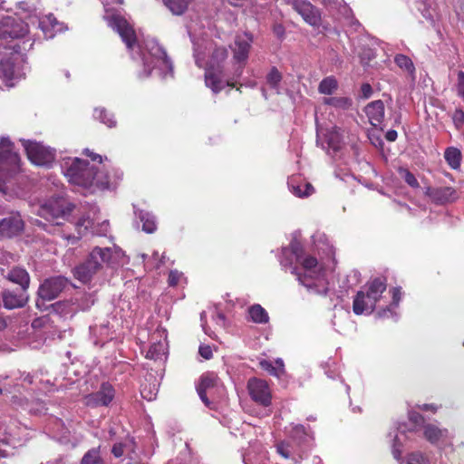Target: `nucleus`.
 Returning a JSON list of instances; mask_svg holds the SVG:
<instances>
[{
	"mask_svg": "<svg viewBox=\"0 0 464 464\" xmlns=\"http://www.w3.org/2000/svg\"><path fill=\"white\" fill-rule=\"evenodd\" d=\"M24 229V221L18 213L0 220V239L18 236Z\"/></svg>",
	"mask_w": 464,
	"mask_h": 464,
	"instance_id": "obj_16",
	"label": "nucleus"
},
{
	"mask_svg": "<svg viewBox=\"0 0 464 464\" xmlns=\"http://www.w3.org/2000/svg\"><path fill=\"white\" fill-rule=\"evenodd\" d=\"M454 126L459 130L464 124V111L461 109H456L452 114Z\"/></svg>",
	"mask_w": 464,
	"mask_h": 464,
	"instance_id": "obj_46",
	"label": "nucleus"
},
{
	"mask_svg": "<svg viewBox=\"0 0 464 464\" xmlns=\"http://www.w3.org/2000/svg\"><path fill=\"white\" fill-rule=\"evenodd\" d=\"M69 285L66 277L58 276L45 279L38 289V295L43 300L55 299Z\"/></svg>",
	"mask_w": 464,
	"mask_h": 464,
	"instance_id": "obj_11",
	"label": "nucleus"
},
{
	"mask_svg": "<svg viewBox=\"0 0 464 464\" xmlns=\"http://www.w3.org/2000/svg\"><path fill=\"white\" fill-rule=\"evenodd\" d=\"M105 9L104 19L109 26L115 30L126 44L129 51L133 52L135 47L140 53L144 72L140 77H148L153 69H158L160 74L165 78L168 74H173V64L168 57L166 51L155 39H146L141 46L137 40L134 29L129 22L120 14H115L109 6L112 4L122 5L123 0H100Z\"/></svg>",
	"mask_w": 464,
	"mask_h": 464,
	"instance_id": "obj_1",
	"label": "nucleus"
},
{
	"mask_svg": "<svg viewBox=\"0 0 464 464\" xmlns=\"http://www.w3.org/2000/svg\"><path fill=\"white\" fill-rule=\"evenodd\" d=\"M6 2L5 0H0V9L8 11L9 8L5 5Z\"/></svg>",
	"mask_w": 464,
	"mask_h": 464,
	"instance_id": "obj_64",
	"label": "nucleus"
},
{
	"mask_svg": "<svg viewBox=\"0 0 464 464\" xmlns=\"http://www.w3.org/2000/svg\"><path fill=\"white\" fill-rule=\"evenodd\" d=\"M250 319L256 324H266L269 320L268 314L260 304H254L248 308Z\"/></svg>",
	"mask_w": 464,
	"mask_h": 464,
	"instance_id": "obj_29",
	"label": "nucleus"
},
{
	"mask_svg": "<svg viewBox=\"0 0 464 464\" xmlns=\"http://www.w3.org/2000/svg\"><path fill=\"white\" fill-rule=\"evenodd\" d=\"M364 111L370 123L374 127H378L384 119V103L381 100L373 101L365 107Z\"/></svg>",
	"mask_w": 464,
	"mask_h": 464,
	"instance_id": "obj_24",
	"label": "nucleus"
},
{
	"mask_svg": "<svg viewBox=\"0 0 464 464\" xmlns=\"http://www.w3.org/2000/svg\"><path fill=\"white\" fill-rule=\"evenodd\" d=\"M275 32L278 36H282L284 34V28L281 25H277L275 27Z\"/></svg>",
	"mask_w": 464,
	"mask_h": 464,
	"instance_id": "obj_60",
	"label": "nucleus"
},
{
	"mask_svg": "<svg viewBox=\"0 0 464 464\" xmlns=\"http://www.w3.org/2000/svg\"><path fill=\"white\" fill-rule=\"evenodd\" d=\"M159 392V385L157 383H153L152 385L142 384L140 389V394L143 399L147 401H152L156 399V396Z\"/></svg>",
	"mask_w": 464,
	"mask_h": 464,
	"instance_id": "obj_43",
	"label": "nucleus"
},
{
	"mask_svg": "<svg viewBox=\"0 0 464 464\" xmlns=\"http://www.w3.org/2000/svg\"><path fill=\"white\" fill-rule=\"evenodd\" d=\"M19 169L20 157L14 151V144L8 138H2L0 140V191H5V180Z\"/></svg>",
	"mask_w": 464,
	"mask_h": 464,
	"instance_id": "obj_7",
	"label": "nucleus"
},
{
	"mask_svg": "<svg viewBox=\"0 0 464 464\" xmlns=\"http://www.w3.org/2000/svg\"><path fill=\"white\" fill-rule=\"evenodd\" d=\"M297 12L305 23L317 27L321 24V13L318 8L307 0H285Z\"/></svg>",
	"mask_w": 464,
	"mask_h": 464,
	"instance_id": "obj_12",
	"label": "nucleus"
},
{
	"mask_svg": "<svg viewBox=\"0 0 464 464\" xmlns=\"http://www.w3.org/2000/svg\"><path fill=\"white\" fill-rule=\"evenodd\" d=\"M362 97L368 99L372 94V88L369 83H363L361 87Z\"/></svg>",
	"mask_w": 464,
	"mask_h": 464,
	"instance_id": "obj_53",
	"label": "nucleus"
},
{
	"mask_svg": "<svg viewBox=\"0 0 464 464\" xmlns=\"http://www.w3.org/2000/svg\"><path fill=\"white\" fill-rule=\"evenodd\" d=\"M421 419V416L419 415V414H411V420H412L414 422H418L419 420Z\"/></svg>",
	"mask_w": 464,
	"mask_h": 464,
	"instance_id": "obj_62",
	"label": "nucleus"
},
{
	"mask_svg": "<svg viewBox=\"0 0 464 464\" xmlns=\"http://www.w3.org/2000/svg\"><path fill=\"white\" fill-rule=\"evenodd\" d=\"M2 303L5 308L12 310L24 307L28 302L27 289H5L2 292Z\"/></svg>",
	"mask_w": 464,
	"mask_h": 464,
	"instance_id": "obj_15",
	"label": "nucleus"
},
{
	"mask_svg": "<svg viewBox=\"0 0 464 464\" xmlns=\"http://www.w3.org/2000/svg\"><path fill=\"white\" fill-rule=\"evenodd\" d=\"M160 339L157 342H153L149 351L147 352L146 357L154 361L163 360L167 355V342L166 338L160 334Z\"/></svg>",
	"mask_w": 464,
	"mask_h": 464,
	"instance_id": "obj_26",
	"label": "nucleus"
},
{
	"mask_svg": "<svg viewBox=\"0 0 464 464\" xmlns=\"http://www.w3.org/2000/svg\"><path fill=\"white\" fill-rule=\"evenodd\" d=\"M218 384V378L213 372H208L201 376L200 382L197 388L198 393L201 401L208 407H210L211 401L208 398V394H212L213 390Z\"/></svg>",
	"mask_w": 464,
	"mask_h": 464,
	"instance_id": "obj_19",
	"label": "nucleus"
},
{
	"mask_svg": "<svg viewBox=\"0 0 464 464\" xmlns=\"http://www.w3.org/2000/svg\"><path fill=\"white\" fill-rule=\"evenodd\" d=\"M425 194L437 204L452 202L458 198L457 191L451 187L426 188Z\"/></svg>",
	"mask_w": 464,
	"mask_h": 464,
	"instance_id": "obj_20",
	"label": "nucleus"
},
{
	"mask_svg": "<svg viewBox=\"0 0 464 464\" xmlns=\"http://www.w3.org/2000/svg\"><path fill=\"white\" fill-rule=\"evenodd\" d=\"M72 301L74 304V307L78 308V311H85L93 305L95 298L92 294H82L75 296Z\"/></svg>",
	"mask_w": 464,
	"mask_h": 464,
	"instance_id": "obj_33",
	"label": "nucleus"
},
{
	"mask_svg": "<svg viewBox=\"0 0 464 464\" xmlns=\"http://www.w3.org/2000/svg\"><path fill=\"white\" fill-rule=\"evenodd\" d=\"M324 138L329 149H332L334 151H337L341 149L343 137L339 128L333 127L328 130L324 134Z\"/></svg>",
	"mask_w": 464,
	"mask_h": 464,
	"instance_id": "obj_27",
	"label": "nucleus"
},
{
	"mask_svg": "<svg viewBox=\"0 0 464 464\" xmlns=\"http://www.w3.org/2000/svg\"><path fill=\"white\" fill-rule=\"evenodd\" d=\"M386 290V283L381 278L371 281L366 291H359L354 297L353 310L357 315L371 314L376 306L377 302Z\"/></svg>",
	"mask_w": 464,
	"mask_h": 464,
	"instance_id": "obj_6",
	"label": "nucleus"
},
{
	"mask_svg": "<svg viewBox=\"0 0 464 464\" xmlns=\"http://www.w3.org/2000/svg\"><path fill=\"white\" fill-rule=\"evenodd\" d=\"M420 408L423 411H428V410H431V411H436V407L433 405V404H423L421 406H420Z\"/></svg>",
	"mask_w": 464,
	"mask_h": 464,
	"instance_id": "obj_59",
	"label": "nucleus"
},
{
	"mask_svg": "<svg viewBox=\"0 0 464 464\" xmlns=\"http://www.w3.org/2000/svg\"><path fill=\"white\" fill-rule=\"evenodd\" d=\"M250 397L256 402L268 406L271 403V392L266 382L260 379H250L247 383Z\"/></svg>",
	"mask_w": 464,
	"mask_h": 464,
	"instance_id": "obj_13",
	"label": "nucleus"
},
{
	"mask_svg": "<svg viewBox=\"0 0 464 464\" xmlns=\"http://www.w3.org/2000/svg\"><path fill=\"white\" fill-rule=\"evenodd\" d=\"M111 452L116 458L121 457L124 453V445L122 443L114 444Z\"/></svg>",
	"mask_w": 464,
	"mask_h": 464,
	"instance_id": "obj_52",
	"label": "nucleus"
},
{
	"mask_svg": "<svg viewBox=\"0 0 464 464\" xmlns=\"http://www.w3.org/2000/svg\"><path fill=\"white\" fill-rule=\"evenodd\" d=\"M138 217H139L140 222H142V230L144 232L151 234L156 231V229H157L156 218L151 213L140 210L138 213Z\"/></svg>",
	"mask_w": 464,
	"mask_h": 464,
	"instance_id": "obj_28",
	"label": "nucleus"
},
{
	"mask_svg": "<svg viewBox=\"0 0 464 464\" xmlns=\"http://www.w3.org/2000/svg\"><path fill=\"white\" fill-rule=\"evenodd\" d=\"M337 81L335 78L329 76L321 81L318 91L322 94H332L337 89Z\"/></svg>",
	"mask_w": 464,
	"mask_h": 464,
	"instance_id": "obj_38",
	"label": "nucleus"
},
{
	"mask_svg": "<svg viewBox=\"0 0 464 464\" xmlns=\"http://www.w3.org/2000/svg\"><path fill=\"white\" fill-rule=\"evenodd\" d=\"M193 0H163L164 5L173 14H182Z\"/></svg>",
	"mask_w": 464,
	"mask_h": 464,
	"instance_id": "obj_32",
	"label": "nucleus"
},
{
	"mask_svg": "<svg viewBox=\"0 0 464 464\" xmlns=\"http://www.w3.org/2000/svg\"><path fill=\"white\" fill-rule=\"evenodd\" d=\"M194 57H195V61H196L197 65L198 67H203L204 66L203 59L200 58L199 53H197L196 50H195V53H194Z\"/></svg>",
	"mask_w": 464,
	"mask_h": 464,
	"instance_id": "obj_57",
	"label": "nucleus"
},
{
	"mask_svg": "<svg viewBox=\"0 0 464 464\" xmlns=\"http://www.w3.org/2000/svg\"><path fill=\"white\" fill-rule=\"evenodd\" d=\"M397 137H398V133L394 130H390L385 134V138L389 141H395Z\"/></svg>",
	"mask_w": 464,
	"mask_h": 464,
	"instance_id": "obj_55",
	"label": "nucleus"
},
{
	"mask_svg": "<svg viewBox=\"0 0 464 464\" xmlns=\"http://www.w3.org/2000/svg\"><path fill=\"white\" fill-rule=\"evenodd\" d=\"M291 437L297 440L299 443L306 441L307 437H309L304 426L301 424H297L293 426L291 430Z\"/></svg>",
	"mask_w": 464,
	"mask_h": 464,
	"instance_id": "obj_45",
	"label": "nucleus"
},
{
	"mask_svg": "<svg viewBox=\"0 0 464 464\" xmlns=\"http://www.w3.org/2000/svg\"><path fill=\"white\" fill-rule=\"evenodd\" d=\"M424 437L432 444L443 443L449 438V431L446 429H440L436 425L428 424L424 426Z\"/></svg>",
	"mask_w": 464,
	"mask_h": 464,
	"instance_id": "obj_25",
	"label": "nucleus"
},
{
	"mask_svg": "<svg viewBox=\"0 0 464 464\" xmlns=\"http://www.w3.org/2000/svg\"><path fill=\"white\" fill-rule=\"evenodd\" d=\"M85 155L89 156L92 158V160L93 161H96L98 160L99 163H102V156L99 155V154H95L93 152H91L88 149L84 150V152H83Z\"/></svg>",
	"mask_w": 464,
	"mask_h": 464,
	"instance_id": "obj_56",
	"label": "nucleus"
},
{
	"mask_svg": "<svg viewBox=\"0 0 464 464\" xmlns=\"http://www.w3.org/2000/svg\"><path fill=\"white\" fill-rule=\"evenodd\" d=\"M302 459H303L302 455H298L297 457L296 456L293 457V460H294L295 464L300 463L302 461Z\"/></svg>",
	"mask_w": 464,
	"mask_h": 464,
	"instance_id": "obj_63",
	"label": "nucleus"
},
{
	"mask_svg": "<svg viewBox=\"0 0 464 464\" xmlns=\"http://www.w3.org/2000/svg\"><path fill=\"white\" fill-rule=\"evenodd\" d=\"M274 366L276 369L277 377L282 375L285 372V364L282 359L278 358L274 362Z\"/></svg>",
	"mask_w": 464,
	"mask_h": 464,
	"instance_id": "obj_54",
	"label": "nucleus"
},
{
	"mask_svg": "<svg viewBox=\"0 0 464 464\" xmlns=\"http://www.w3.org/2000/svg\"><path fill=\"white\" fill-rule=\"evenodd\" d=\"M227 50L225 47H217L214 49L209 61L206 63L205 83L215 94L223 90L225 86H234L232 82H225L221 80L222 63L227 58Z\"/></svg>",
	"mask_w": 464,
	"mask_h": 464,
	"instance_id": "obj_5",
	"label": "nucleus"
},
{
	"mask_svg": "<svg viewBox=\"0 0 464 464\" xmlns=\"http://www.w3.org/2000/svg\"><path fill=\"white\" fill-rule=\"evenodd\" d=\"M444 158L451 169H457L460 167L461 152L459 149L454 147L446 149Z\"/></svg>",
	"mask_w": 464,
	"mask_h": 464,
	"instance_id": "obj_30",
	"label": "nucleus"
},
{
	"mask_svg": "<svg viewBox=\"0 0 464 464\" xmlns=\"http://www.w3.org/2000/svg\"><path fill=\"white\" fill-rule=\"evenodd\" d=\"M398 431L394 434L392 440V455L395 459L400 461L401 459V437H405V429L402 426L398 427Z\"/></svg>",
	"mask_w": 464,
	"mask_h": 464,
	"instance_id": "obj_35",
	"label": "nucleus"
},
{
	"mask_svg": "<svg viewBox=\"0 0 464 464\" xmlns=\"http://www.w3.org/2000/svg\"><path fill=\"white\" fill-rule=\"evenodd\" d=\"M398 172L410 187L415 188L420 187L417 179L408 169L401 167L398 169Z\"/></svg>",
	"mask_w": 464,
	"mask_h": 464,
	"instance_id": "obj_44",
	"label": "nucleus"
},
{
	"mask_svg": "<svg viewBox=\"0 0 464 464\" xmlns=\"http://www.w3.org/2000/svg\"><path fill=\"white\" fill-rule=\"evenodd\" d=\"M24 77V73L14 64L13 58H6L0 62V78L8 87H14Z\"/></svg>",
	"mask_w": 464,
	"mask_h": 464,
	"instance_id": "obj_17",
	"label": "nucleus"
},
{
	"mask_svg": "<svg viewBox=\"0 0 464 464\" xmlns=\"http://www.w3.org/2000/svg\"><path fill=\"white\" fill-rule=\"evenodd\" d=\"M182 274L178 270H171L169 275V285L175 286L178 285Z\"/></svg>",
	"mask_w": 464,
	"mask_h": 464,
	"instance_id": "obj_51",
	"label": "nucleus"
},
{
	"mask_svg": "<svg viewBox=\"0 0 464 464\" xmlns=\"http://www.w3.org/2000/svg\"><path fill=\"white\" fill-rule=\"evenodd\" d=\"M253 43V37L248 33L239 34L235 38L233 47V59L239 63L236 69L235 76L240 77L243 72L245 63L248 58V53Z\"/></svg>",
	"mask_w": 464,
	"mask_h": 464,
	"instance_id": "obj_10",
	"label": "nucleus"
},
{
	"mask_svg": "<svg viewBox=\"0 0 464 464\" xmlns=\"http://www.w3.org/2000/svg\"><path fill=\"white\" fill-rule=\"evenodd\" d=\"M394 63L402 70H404L406 72H408L411 75H413L415 72V66L412 63V61L404 54H397L394 57Z\"/></svg>",
	"mask_w": 464,
	"mask_h": 464,
	"instance_id": "obj_37",
	"label": "nucleus"
},
{
	"mask_svg": "<svg viewBox=\"0 0 464 464\" xmlns=\"http://www.w3.org/2000/svg\"><path fill=\"white\" fill-rule=\"evenodd\" d=\"M7 326L6 320L0 315V331L4 330Z\"/></svg>",
	"mask_w": 464,
	"mask_h": 464,
	"instance_id": "obj_61",
	"label": "nucleus"
},
{
	"mask_svg": "<svg viewBox=\"0 0 464 464\" xmlns=\"http://www.w3.org/2000/svg\"><path fill=\"white\" fill-rule=\"evenodd\" d=\"M281 80L282 74L276 67H273L266 76V82L271 88L276 91V93H280L279 83Z\"/></svg>",
	"mask_w": 464,
	"mask_h": 464,
	"instance_id": "obj_42",
	"label": "nucleus"
},
{
	"mask_svg": "<svg viewBox=\"0 0 464 464\" xmlns=\"http://www.w3.org/2000/svg\"><path fill=\"white\" fill-rule=\"evenodd\" d=\"M81 464H103L100 447L89 450L82 458Z\"/></svg>",
	"mask_w": 464,
	"mask_h": 464,
	"instance_id": "obj_36",
	"label": "nucleus"
},
{
	"mask_svg": "<svg viewBox=\"0 0 464 464\" xmlns=\"http://www.w3.org/2000/svg\"><path fill=\"white\" fill-rule=\"evenodd\" d=\"M115 396V391L109 382H102L99 391L85 397V404L90 407L108 406Z\"/></svg>",
	"mask_w": 464,
	"mask_h": 464,
	"instance_id": "obj_14",
	"label": "nucleus"
},
{
	"mask_svg": "<svg viewBox=\"0 0 464 464\" xmlns=\"http://www.w3.org/2000/svg\"><path fill=\"white\" fill-rule=\"evenodd\" d=\"M61 168L68 181L73 185L93 190L109 188V176L101 166L90 164L80 158H64Z\"/></svg>",
	"mask_w": 464,
	"mask_h": 464,
	"instance_id": "obj_3",
	"label": "nucleus"
},
{
	"mask_svg": "<svg viewBox=\"0 0 464 464\" xmlns=\"http://www.w3.org/2000/svg\"><path fill=\"white\" fill-rule=\"evenodd\" d=\"M37 26L42 30L46 39H52L54 37L56 33L65 30L63 24L58 22L52 14L39 18Z\"/></svg>",
	"mask_w": 464,
	"mask_h": 464,
	"instance_id": "obj_21",
	"label": "nucleus"
},
{
	"mask_svg": "<svg viewBox=\"0 0 464 464\" xmlns=\"http://www.w3.org/2000/svg\"><path fill=\"white\" fill-rule=\"evenodd\" d=\"M324 102L335 108L348 109L352 105V100L347 97L324 98Z\"/></svg>",
	"mask_w": 464,
	"mask_h": 464,
	"instance_id": "obj_41",
	"label": "nucleus"
},
{
	"mask_svg": "<svg viewBox=\"0 0 464 464\" xmlns=\"http://www.w3.org/2000/svg\"><path fill=\"white\" fill-rule=\"evenodd\" d=\"M4 30L1 33L3 37L20 38L28 33V24L21 20H15L10 16L2 19Z\"/></svg>",
	"mask_w": 464,
	"mask_h": 464,
	"instance_id": "obj_18",
	"label": "nucleus"
},
{
	"mask_svg": "<svg viewBox=\"0 0 464 464\" xmlns=\"http://www.w3.org/2000/svg\"><path fill=\"white\" fill-rule=\"evenodd\" d=\"M28 160L37 166H48L54 160V150L43 143L22 140Z\"/></svg>",
	"mask_w": 464,
	"mask_h": 464,
	"instance_id": "obj_9",
	"label": "nucleus"
},
{
	"mask_svg": "<svg viewBox=\"0 0 464 464\" xmlns=\"http://www.w3.org/2000/svg\"><path fill=\"white\" fill-rule=\"evenodd\" d=\"M260 366L263 370L267 371L271 375L276 376V369L274 366V363L267 360H263L260 362Z\"/></svg>",
	"mask_w": 464,
	"mask_h": 464,
	"instance_id": "obj_49",
	"label": "nucleus"
},
{
	"mask_svg": "<svg viewBox=\"0 0 464 464\" xmlns=\"http://www.w3.org/2000/svg\"><path fill=\"white\" fill-rule=\"evenodd\" d=\"M198 353L206 360H209L213 356L212 349L209 345L201 344L198 348Z\"/></svg>",
	"mask_w": 464,
	"mask_h": 464,
	"instance_id": "obj_50",
	"label": "nucleus"
},
{
	"mask_svg": "<svg viewBox=\"0 0 464 464\" xmlns=\"http://www.w3.org/2000/svg\"><path fill=\"white\" fill-rule=\"evenodd\" d=\"M407 464H429V461L420 453H411L408 457Z\"/></svg>",
	"mask_w": 464,
	"mask_h": 464,
	"instance_id": "obj_47",
	"label": "nucleus"
},
{
	"mask_svg": "<svg viewBox=\"0 0 464 464\" xmlns=\"http://www.w3.org/2000/svg\"><path fill=\"white\" fill-rule=\"evenodd\" d=\"M91 221L89 219L82 218L76 223V229L78 230V236H72V235H63V237L68 240V242H71L72 244H74L77 242V240L83 235V232L88 229V227L90 226Z\"/></svg>",
	"mask_w": 464,
	"mask_h": 464,
	"instance_id": "obj_39",
	"label": "nucleus"
},
{
	"mask_svg": "<svg viewBox=\"0 0 464 464\" xmlns=\"http://www.w3.org/2000/svg\"><path fill=\"white\" fill-rule=\"evenodd\" d=\"M53 307L57 314L63 317H72L78 312V308L74 307V304L72 303V300L57 302L54 304H53Z\"/></svg>",
	"mask_w": 464,
	"mask_h": 464,
	"instance_id": "obj_31",
	"label": "nucleus"
},
{
	"mask_svg": "<svg viewBox=\"0 0 464 464\" xmlns=\"http://www.w3.org/2000/svg\"><path fill=\"white\" fill-rule=\"evenodd\" d=\"M288 188L290 191L298 198H304L314 193V187L305 182L300 176H292L288 179Z\"/></svg>",
	"mask_w": 464,
	"mask_h": 464,
	"instance_id": "obj_23",
	"label": "nucleus"
},
{
	"mask_svg": "<svg viewBox=\"0 0 464 464\" xmlns=\"http://www.w3.org/2000/svg\"><path fill=\"white\" fill-rule=\"evenodd\" d=\"M401 297V288H399V287L393 288L392 289V303L391 304L390 306H388L387 308L383 309L382 311H381L379 313L380 317L384 318V317H389L390 315L394 316L395 313L393 312V309L399 305Z\"/></svg>",
	"mask_w": 464,
	"mask_h": 464,
	"instance_id": "obj_34",
	"label": "nucleus"
},
{
	"mask_svg": "<svg viewBox=\"0 0 464 464\" xmlns=\"http://www.w3.org/2000/svg\"><path fill=\"white\" fill-rule=\"evenodd\" d=\"M2 275L10 282L18 285L21 288L28 289L30 276L24 268L15 266L12 269H2Z\"/></svg>",
	"mask_w": 464,
	"mask_h": 464,
	"instance_id": "obj_22",
	"label": "nucleus"
},
{
	"mask_svg": "<svg viewBox=\"0 0 464 464\" xmlns=\"http://www.w3.org/2000/svg\"><path fill=\"white\" fill-rule=\"evenodd\" d=\"M73 208L72 204L68 203L63 198H52L38 208L37 215L54 225L60 226L62 225L60 219L64 220Z\"/></svg>",
	"mask_w": 464,
	"mask_h": 464,
	"instance_id": "obj_8",
	"label": "nucleus"
},
{
	"mask_svg": "<svg viewBox=\"0 0 464 464\" xmlns=\"http://www.w3.org/2000/svg\"><path fill=\"white\" fill-rule=\"evenodd\" d=\"M123 257L122 250L117 246L103 248L96 246L92 250L87 260L73 269V275L79 281L87 283L103 264L123 265Z\"/></svg>",
	"mask_w": 464,
	"mask_h": 464,
	"instance_id": "obj_4",
	"label": "nucleus"
},
{
	"mask_svg": "<svg viewBox=\"0 0 464 464\" xmlns=\"http://www.w3.org/2000/svg\"><path fill=\"white\" fill-rule=\"evenodd\" d=\"M276 451L285 459L290 458L289 445L285 442H281L276 446Z\"/></svg>",
	"mask_w": 464,
	"mask_h": 464,
	"instance_id": "obj_48",
	"label": "nucleus"
},
{
	"mask_svg": "<svg viewBox=\"0 0 464 464\" xmlns=\"http://www.w3.org/2000/svg\"><path fill=\"white\" fill-rule=\"evenodd\" d=\"M18 5V7L24 11H26V12H31L30 11V6L29 5L26 3V2H20L17 4Z\"/></svg>",
	"mask_w": 464,
	"mask_h": 464,
	"instance_id": "obj_58",
	"label": "nucleus"
},
{
	"mask_svg": "<svg viewBox=\"0 0 464 464\" xmlns=\"http://www.w3.org/2000/svg\"><path fill=\"white\" fill-rule=\"evenodd\" d=\"M280 264L284 268H289L299 283L309 290L326 294L324 267L315 257L304 255L303 246L296 239H293L288 246L282 249Z\"/></svg>",
	"mask_w": 464,
	"mask_h": 464,
	"instance_id": "obj_2",
	"label": "nucleus"
},
{
	"mask_svg": "<svg viewBox=\"0 0 464 464\" xmlns=\"http://www.w3.org/2000/svg\"><path fill=\"white\" fill-rule=\"evenodd\" d=\"M94 118L98 119L110 128L116 126V121L114 119V116L111 113H109L104 109H95Z\"/></svg>",
	"mask_w": 464,
	"mask_h": 464,
	"instance_id": "obj_40",
	"label": "nucleus"
}]
</instances>
